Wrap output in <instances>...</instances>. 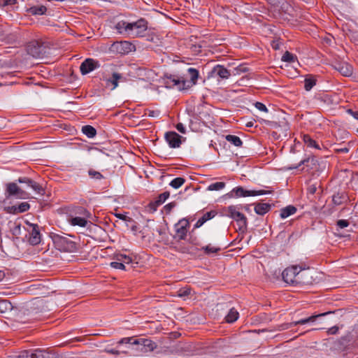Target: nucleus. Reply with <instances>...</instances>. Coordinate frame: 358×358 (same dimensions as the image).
Wrapping results in <instances>:
<instances>
[{
  "label": "nucleus",
  "mask_w": 358,
  "mask_h": 358,
  "mask_svg": "<svg viewBox=\"0 0 358 358\" xmlns=\"http://www.w3.org/2000/svg\"><path fill=\"white\" fill-rule=\"evenodd\" d=\"M129 25L130 22L120 20L115 24L113 29L117 34L129 37Z\"/></svg>",
  "instance_id": "obj_13"
},
{
  "label": "nucleus",
  "mask_w": 358,
  "mask_h": 358,
  "mask_svg": "<svg viewBox=\"0 0 358 358\" xmlns=\"http://www.w3.org/2000/svg\"><path fill=\"white\" fill-rule=\"evenodd\" d=\"M5 277V273L0 270V281L2 280Z\"/></svg>",
  "instance_id": "obj_56"
},
{
  "label": "nucleus",
  "mask_w": 358,
  "mask_h": 358,
  "mask_svg": "<svg viewBox=\"0 0 358 358\" xmlns=\"http://www.w3.org/2000/svg\"><path fill=\"white\" fill-rule=\"evenodd\" d=\"M69 222L72 226H78L80 227H86L87 224V220L85 217H72L69 218Z\"/></svg>",
  "instance_id": "obj_22"
},
{
  "label": "nucleus",
  "mask_w": 358,
  "mask_h": 358,
  "mask_svg": "<svg viewBox=\"0 0 358 358\" xmlns=\"http://www.w3.org/2000/svg\"><path fill=\"white\" fill-rule=\"evenodd\" d=\"M147 29L148 22L145 19L141 18L136 22H130L129 37H143L145 36Z\"/></svg>",
  "instance_id": "obj_3"
},
{
  "label": "nucleus",
  "mask_w": 358,
  "mask_h": 358,
  "mask_svg": "<svg viewBox=\"0 0 358 358\" xmlns=\"http://www.w3.org/2000/svg\"><path fill=\"white\" fill-rule=\"evenodd\" d=\"M303 140L307 147L320 149L319 145L309 135H303Z\"/></svg>",
  "instance_id": "obj_28"
},
{
  "label": "nucleus",
  "mask_w": 358,
  "mask_h": 358,
  "mask_svg": "<svg viewBox=\"0 0 358 358\" xmlns=\"http://www.w3.org/2000/svg\"><path fill=\"white\" fill-rule=\"evenodd\" d=\"M188 227L189 222L185 218L179 220L178 222L175 224L176 236L179 239L184 240L185 238Z\"/></svg>",
  "instance_id": "obj_11"
},
{
  "label": "nucleus",
  "mask_w": 358,
  "mask_h": 358,
  "mask_svg": "<svg viewBox=\"0 0 358 358\" xmlns=\"http://www.w3.org/2000/svg\"><path fill=\"white\" fill-rule=\"evenodd\" d=\"M216 212L215 210H210L209 212H207L204 213L201 217H200L195 224L196 228L201 227L208 220H211L216 215Z\"/></svg>",
  "instance_id": "obj_20"
},
{
  "label": "nucleus",
  "mask_w": 358,
  "mask_h": 358,
  "mask_svg": "<svg viewBox=\"0 0 358 358\" xmlns=\"http://www.w3.org/2000/svg\"><path fill=\"white\" fill-rule=\"evenodd\" d=\"M134 340H136V338H134V337H126L120 339L118 341L119 344H133Z\"/></svg>",
  "instance_id": "obj_45"
},
{
  "label": "nucleus",
  "mask_w": 358,
  "mask_h": 358,
  "mask_svg": "<svg viewBox=\"0 0 358 358\" xmlns=\"http://www.w3.org/2000/svg\"><path fill=\"white\" fill-rule=\"evenodd\" d=\"M88 174L91 178L95 180H101L103 178V175L100 172L94 171L93 169L89 170Z\"/></svg>",
  "instance_id": "obj_37"
},
{
  "label": "nucleus",
  "mask_w": 358,
  "mask_h": 358,
  "mask_svg": "<svg viewBox=\"0 0 358 358\" xmlns=\"http://www.w3.org/2000/svg\"><path fill=\"white\" fill-rule=\"evenodd\" d=\"M18 181L21 183L22 182L26 183L28 187L31 188L34 192H36V193H38L39 194L42 195L44 193V189L38 183H37L29 178H23V179L20 178L18 180Z\"/></svg>",
  "instance_id": "obj_16"
},
{
  "label": "nucleus",
  "mask_w": 358,
  "mask_h": 358,
  "mask_svg": "<svg viewBox=\"0 0 358 358\" xmlns=\"http://www.w3.org/2000/svg\"><path fill=\"white\" fill-rule=\"evenodd\" d=\"M342 151L344 152H348V148H344V149H342Z\"/></svg>",
  "instance_id": "obj_60"
},
{
  "label": "nucleus",
  "mask_w": 358,
  "mask_h": 358,
  "mask_svg": "<svg viewBox=\"0 0 358 358\" xmlns=\"http://www.w3.org/2000/svg\"><path fill=\"white\" fill-rule=\"evenodd\" d=\"M309 190L311 193H315V190H316V187H310L309 188Z\"/></svg>",
  "instance_id": "obj_57"
},
{
  "label": "nucleus",
  "mask_w": 358,
  "mask_h": 358,
  "mask_svg": "<svg viewBox=\"0 0 358 358\" xmlns=\"http://www.w3.org/2000/svg\"><path fill=\"white\" fill-rule=\"evenodd\" d=\"M5 210L8 213L17 214V206H8L5 208Z\"/></svg>",
  "instance_id": "obj_46"
},
{
  "label": "nucleus",
  "mask_w": 358,
  "mask_h": 358,
  "mask_svg": "<svg viewBox=\"0 0 358 358\" xmlns=\"http://www.w3.org/2000/svg\"><path fill=\"white\" fill-rule=\"evenodd\" d=\"M11 308H12V305L8 301H7V300L0 301V312L1 313H6V311L11 310Z\"/></svg>",
  "instance_id": "obj_34"
},
{
  "label": "nucleus",
  "mask_w": 358,
  "mask_h": 358,
  "mask_svg": "<svg viewBox=\"0 0 358 358\" xmlns=\"http://www.w3.org/2000/svg\"><path fill=\"white\" fill-rule=\"evenodd\" d=\"M225 139L229 142L230 143H231L232 145L236 146V147H241L242 145V141L241 140V138L237 136H235V135H227L225 136Z\"/></svg>",
  "instance_id": "obj_29"
},
{
  "label": "nucleus",
  "mask_w": 358,
  "mask_h": 358,
  "mask_svg": "<svg viewBox=\"0 0 358 358\" xmlns=\"http://www.w3.org/2000/svg\"><path fill=\"white\" fill-rule=\"evenodd\" d=\"M176 206L174 202L169 203L164 206V209L167 213H170L171 210Z\"/></svg>",
  "instance_id": "obj_49"
},
{
  "label": "nucleus",
  "mask_w": 358,
  "mask_h": 358,
  "mask_svg": "<svg viewBox=\"0 0 358 358\" xmlns=\"http://www.w3.org/2000/svg\"><path fill=\"white\" fill-rule=\"evenodd\" d=\"M336 69L344 76H350L353 71L352 66L348 63L338 64Z\"/></svg>",
  "instance_id": "obj_19"
},
{
  "label": "nucleus",
  "mask_w": 358,
  "mask_h": 358,
  "mask_svg": "<svg viewBox=\"0 0 358 358\" xmlns=\"http://www.w3.org/2000/svg\"><path fill=\"white\" fill-rule=\"evenodd\" d=\"M82 131L88 138H93L96 136V129L90 125L83 126L82 128Z\"/></svg>",
  "instance_id": "obj_30"
},
{
  "label": "nucleus",
  "mask_w": 358,
  "mask_h": 358,
  "mask_svg": "<svg viewBox=\"0 0 358 358\" xmlns=\"http://www.w3.org/2000/svg\"><path fill=\"white\" fill-rule=\"evenodd\" d=\"M270 208L268 203H258L255 207V211L258 215H264L270 210Z\"/></svg>",
  "instance_id": "obj_25"
},
{
  "label": "nucleus",
  "mask_w": 358,
  "mask_h": 358,
  "mask_svg": "<svg viewBox=\"0 0 358 358\" xmlns=\"http://www.w3.org/2000/svg\"><path fill=\"white\" fill-rule=\"evenodd\" d=\"M281 60L282 62H288L292 64V67L296 68V66L299 65L297 57L292 53H290L288 51H286L283 55L282 56Z\"/></svg>",
  "instance_id": "obj_21"
},
{
  "label": "nucleus",
  "mask_w": 358,
  "mask_h": 358,
  "mask_svg": "<svg viewBox=\"0 0 358 358\" xmlns=\"http://www.w3.org/2000/svg\"><path fill=\"white\" fill-rule=\"evenodd\" d=\"M99 67L100 64L99 61L92 58H87L82 62L80 70L83 75H86Z\"/></svg>",
  "instance_id": "obj_8"
},
{
  "label": "nucleus",
  "mask_w": 358,
  "mask_h": 358,
  "mask_svg": "<svg viewBox=\"0 0 358 358\" xmlns=\"http://www.w3.org/2000/svg\"><path fill=\"white\" fill-rule=\"evenodd\" d=\"M256 108H257L259 110L263 111V112H268V109L266 106L260 102H256L255 104Z\"/></svg>",
  "instance_id": "obj_47"
},
{
  "label": "nucleus",
  "mask_w": 358,
  "mask_h": 358,
  "mask_svg": "<svg viewBox=\"0 0 358 358\" xmlns=\"http://www.w3.org/2000/svg\"><path fill=\"white\" fill-rule=\"evenodd\" d=\"M182 136L175 131H168L165 134V139L171 148H178L180 146Z\"/></svg>",
  "instance_id": "obj_9"
},
{
  "label": "nucleus",
  "mask_w": 358,
  "mask_h": 358,
  "mask_svg": "<svg viewBox=\"0 0 358 358\" xmlns=\"http://www.w3.org/2000/svg\"><path fill=\"white\" fill-rule=\"evenodd\" d=\"M227 216L233 219L238 227L239 231H243L247 227V218L240 212L237 206H229L224 210Z\"/></svg>",
  "instance_id": "obj_2"
},
{
  "label": "nucleus",
  "mask_w": 358,
  "mask_h": 358,
  "mask_svg": "<svg viewBox=\"0 0 358 358\" xmlns=\"http://www.w3.org/2000/svg\"><path fill=\"white\" fill-rule=\"evenodd\" d=\"M189 79L173 78L171 80L173 85L176 86L179 90H187L194 85L199 77V71L194 68H189L187 70Z\"/></svg>",
  "instance_id": "obj_1"
},
{
  "label": "nucleus",
  "mask_w": 358,
  "mask_h": 358,
  "mask_svg": "<svg viewBox=\"0 0 358 358\" xmlns=\"http://www.w3.org/2000/svg\"><path fill=\"white\" fill-rule=\"evenodd\" d=\"M110 266L113 268L125 270V266L123 264V262H120V261H115L110 263Z\"/></svg>",
  "instance_id": "obj_39"
},
{
  "label": "nucleus",
  "mask_w": 358,
  "mask_h": 358,
  "mask_svg": "<svg viewBox=\"0 0 358 358\" xmlns=\"http://www.w3.org/2000/svg\"><path fill=\"white\" fill-rule=\"evenodd\" d=\"M329 313H321V314H318V315H312L310 317H308L307 318L299 320L298 321L292 322H290V323L282 324L280 326H279L278 330L279 331H282V330H285V329H287L289 328L295 327V326L299 325V324H306L309 323V322H314L317 317L326 315H327Z\"/></svg>",
  "instance_id": "obj_7"
},
{
  "label": "nucleus",
  "mask_w": 358,
  "mask_h": 358,
  "mask_svg": "<svg viewBox=\"0 0 358 358\" xmlns=\"http://www.w3.org/2000/svg\"><path fill=\"white\" fill-rule=\"evenodd\" d=\"M159 113L158 111H154V110H149L148 111V116L150 117H157L158 116Z\"/></svg>",
  "instance_id": "obj_53"
},
{
  "label": "nucleus",
  "mask_w": 358,
  "mask_h": 358,
  "mask_svg": "<svg viewBox=\"0 0 358 358\" xmlns=\"http://www.w3.org/2000/svg\"><path fill=\"white\" fill-rule=\"evenodd\" d=\"M169 196L170 194L169 192H164L162 194H159L155 201H157V203H158V204L162 205L166 201V199H168Z\"/></svg>",
  "instance_id": "obj_36"
},
{
  "label": "nucleus",
  "mask_w": 358,
  "mask_h": 358,
  "mask_svg": "<svg viewBox=\"0 0 358 358\" xmlns=\"http://www.w3.org/2000/svg\"><path fill=\"white\" fill-rule=\"evenodd\" d=\"M122 78V76L119 73H113L111 76L104 75L101 78L102 85L106 89L113 90L118 86V82Z\"/></svg>",
  "instance_id": "obj_5"
},
{
  "label": "nucleus",
  "mask_w": 358,
  "mask_h": 358,
  "mask_svg": "<svg viewBox=\"0 0 358 358\" xmlns=\"http://www.w3.org/2000/svg\"><path fill=\"white\" fill-rule=\"evenodd\" d=\"M28 53L34 57L38 58L43 55V51L38 42H33L28 46Z\"/></svg>",
  "instance_id": "obj_15"
},
{
  "label": "nucleus",
  "mask_w": 358,
  "mask_h": 358,
  "mask_svg": "<svg viewBox=\"0 0 358 358\" xmlns=\"http://www.w3.org/2000/svg\"><path fill=\"white\" fill-rule=\"evenodd\" d=\"M6 194H8V196H13L21 199L28 197V194L19 187L15 182H10L6 185Z\"/></svg>",
  "instance_id": "obj_6"
},
{
  "label": "nucleus",
  "mask_w": 358,
  "mask_h": 358,
  "mask_svg": "<svg viewBox=\"0 0 358 358\" xmlns=\"http://www.w3.org/2000/svg\"><path fill=\"white\" fill-rule=\"evenodd\" d=\"M337 225L341 228L343 229L345 227H347L349 225V222L346 220H339L337 222Z\"/></svg>",
  "instance_id": "obj_48"
},
{
  "label": "nucleus",
  "mask_w": 358,
  "mask_h": 358,
  "mask_svg": "<svg viewBox=\"0 0 358 358\" xmlns=\"http://www.w3.org/2000/svg\"><path fill=\"white\" fill-rule=\"evenodd\" d=\"M133 344L141 346L139 350L142 351H152L156 348V344L153 341L143 338L134 340Z\"/></svg>",
  "instance_id": "obj_12"
},
{
  "label": "nucleus",
  "mask_w": 358,
  "mask_h": 358,
  "mask_svg": "<svg viewBox=\"0 0 358 358\" xmlns=\"http://www.w3.org/2000/svg\"><path fill=\"white\" fill-rule=\"evenodd\" d=\"M238 312L235 308H231L228 314L225 317V320L228 323H232L236 321L238 318Z\"/></svg>",
  "instance_id": "obj_26"
},
{
  "label": "nucleus",
  "mask_w": 358,
  "mask_h": 358,
  "mask_svg": "<svg viewBox=\"0 0 358 358\" xmlns=\"http://www.w3.org/2000/svg\"><path fill=\"white\" fill-rule=\"evenodd\" d=\"M357 132H358V128H357Z\"/></svg>",
  "instance_id": "obj_61"
},
{
  "label": "nucleus",
  "mask_w": 358,
  "mask_h": 358,
  "mask_svg": "<svg viewBox=\"0 0 358 358\" xmlns=\"http://www.w3.org/2000/svg\"><path fill=\"white\" fill-rule=\"evenodd\" d=\"M309 162V159H303L300 162L298 166H294V167H290L289 169H296L298 168L299 166H300L301 164H305L306 163L308 162Z\"/></svg>",
  "instance_id": "obj_54"
},
{
  "label": "nucleus",
  "mask_w": 358,
  "mask_h": 358,
  "mask_svg": "<svg viewBox=\"0 0 358 358\" xmlns=\"http://www.w3.org/2000/svg\"><path fill=\"white\" fill-rule=\"evenodd\" d=\"M17 0H0V6H12L16 4Z\"/></svg>",
  "instance_id": "obj_42"
},
{
  "label": "nucleus",
  "mask_w": 358,
  "mask_h": 358,
  "mask_svg": "<svg viewBox=\"0 0 358 358\" xmlns=\"http://www.w3.org/2000/svg\"><path fill=\"white\" fill-rule=\"evenodd\" d=\"M118 45L121 47L122 50H123L122 53L128 52V49H129L130 47L131 46V44L127 41L121 42Z\"/></svg>",
  "instance_id": "obj_43"
},
{
  "label": "nucleus",
  "mask_w": 358,
  "mask_h": 358,
  "mask_svg": "<svg viewBox=\"0 0 358 358\" xmlns=\"http://www.w3.org/2000/svg\"><path fill=\"white\" fill-rule=\"evenodd\" d=\"M191 293L189 288H182L178 290V296L180 297L188 296Z\"/></svg>",
  "instance_id": "obj_40"
},
{
  "label": "nucleus",
  "mask_w": 358,
  "mask_h": 358,
  "mask_svg": "<svg viewBox=\"0 0 358 358\" xmlns=\"http://www.w3.org/2000/svg\"><path fill=\"white\" fill-rule=\"evenodd\" d=\"M296 211V208L293 206H288L285 208L281 209L280 210V217L282 219H285L289 216L294 214Z\"/></svg>",
  "instance_id": "obj_24"
},
{
  "label": "nucleus",
  "mask_w": 358,
  "mask_h": 358,
  "mask_svg": "<svg viewBox=\"0 0 358 358\" xmlns=\"http://www.w3.org/2000/svg\"><path fill=\"white\" fill-rule=\"evenodd\" d=\"M300 271L301 269L296 266L285 268L282 273L284 281L287 283H293Z\"/></svg>",
  "instance_id": "obj_10"
},
{
  "label": "nucleus",
  "mask_w": 358,
  "mask_h": 358,
  "mask_svg": "<svg viewBox=\"0 0 358 358\" xmlns=\"http://www.w3.org/2000/svg\"><path fill=\"white\" fill-rule=\"evenodd\" d=\"M176 129L178 131H180V133L182 134H185L186 132V129H185V126L183 125V124L182 123H178L176 124Z\"/></svg>",
  "instance_id": "obj_50"
},
{
  "label": "nucleus",
  "mask_w": 358,
  "mask_h": 358,
  "mask_svg": "<svg viewBox=\"0 0 358 358\" xmlns=\"http://www.w3.org/2000/svg\"><path fill=\"white\" fill-rule=\"evenodd\" d=\"M110 352L113 354V355L117 354V352L114 350H110Z\"/></svg>",
  "instance_id": "obj_59"
},
{
  "label": "nucleus",
  "mask_w": 358,
  "mask_h": 358,
  "mask_svg": "<svg viewBox=\"0 0 358 358\" xmlns=\"http://www.w3.org/2000/svg\"><path fill=\"white\" fill-rule=\"evenodd\" d=\"M225 187V183L223 182H217L212 183L208 186L207 189L209 191H218L221 190Z\"/></svg>",
  "instance_id": "obj_31"
},
{
  "label": "nucleus",
  "mask_w": 358,
  "mask_h": 358,
  "mask_svg": "<svg viewBox=\"0 0 358 358\" xmlns=\"http://www.w3.org/2000/svg\"><path fill=\"white\" fill-rule=\"evenodd\" d=\"M115 259L120 262H123L124 264H129L132 262V258L124 254H117L115 256Z\"/></svg>",
  "instance_id": "obj_33"
},
{
  "label": "nucleus",
  "mask_w": 358,
  "mask_h": 358,
  "mask_svg": "<svg viewBox=\"0 0 358 358\" xmlns=\"http://www.w3.org/2000/svg\"><path fill=\"white\" fill-rule=\"evenodd\" d=\"M47 11V8L45 6H34L30 7L27 12L33 15H43Z\"/></svg>",
  "instance_id": "obj_23"
},
{
  "label": "nucleus",
  "mask_w": 358,
  "mask_h": 358,
  "mask_svg": "<svg viewBox=\"0 0 358 358\" xmlns=\"http://www.w3.org/2000/svg\"><path fill=\"white\" fill-rule=\"evenodd\" d=\"M316 85V79L314 76L309 75L304 80V88L310 91Z\"/></svg>",
  "instance_id": "obj_27"
},
{
  "label": "nucleus",
  "mask_w": 358,
  "mask_h": 358,
  "mask_svg": "<svg viewBox=\"0 0 358 358\" xmlns=\"http://www.w3.org/2000/svg\"><path fill=\"white\" fill-rule=\"evenodd\" d=\"M348 113L350 114L354 118L358 120V111H353L352 110L349 109Z\"/></svg>",
  "instance_id": "obj_51"
},
{
  "label": "nucleus",
  "mask_w": 358,
  "mask_h": 358,
  "mask_svg": "<svg viewBox=\"0 0 358 358\" xmlns=\"http://www.w3.org/2000/svg\"><path fill=\"white\" fill-rule=\"evenodd\" d=\"M338 328L337 327H333L328 330V333L330 334H335L338 331Z\"/></svg>",
  "instance_id": "obj_52"
},
{
  "label": "nucleus",
  "mask_w": 358,
  "mask_h": 358,
  "mask_svg": "<svg viewBox=\"0 0 358 358\" xmlns=\"http://www.w3.org/2000/svg\"><path fill=\"white\" fill-rule=\"evenodd\" d=\"M18 358H33V350H24L20 352Z\"/></svg>",
  "instance_id": "obj_41"
},
{
  "label": "nucleus",
  "mask_w": 358,
  "mask_h": 358,
  "mask_svg": "<svg viewBox=\"0 0 358 358\" xmlns=\"http://www.w3.org/2000/svg\"><path fill=\"white\" fill-rule=\"evenodd\" d=\"M160 205L158 204V203H157L156 201H152L150 202L148 206H147V208H148V210L149 212H155V210H157V208Z\"/></svg>",
  "instance_id": "obj_44"
},
{
  "label": "nucleus",
  "mask_w": 358,
  "mask_h": 358,
  "mask_svg": "<svg viewBox=\"0 0 358 358\" xmlns=\"http://www.w3.org/2000/svg\"><path fill=\"white\" fill-rule=\"evenodd\" d=\"M116 217L122 220H127V217L123 214H116Z\"/></svg>",
  "instance_id": "obj_55"
},
{
  "label": "nucleus",
  "mask_w": 358,
  "mask_h": 358,
  "mask_svg": "<svg viewBox=\"0 0 358 358\" xmlns=\"http://www.w3.org/2000/svg\"><path fill=\"white\" fill-rule=\"evenodd\" d=\"M246 126L247 127H252L253 126V123L252 122H248L246 124Z\"/></svg>",
  "instance_id": "obj_58"
},
{
  "label": "nucleus",
  "mask_w": 358,
  "mask_h": 358,
  "mask_svg": "<svg viewBox=\"0 0 358 358\" xmlns=\"http://www.w3.org/2000/svg\"><path fill=\"white\" fill-rule=\"evenodd\" d=\"M29 204L27 202H22L17 205V210L18 213H24L27 211L29 209Z\"/></svg>",
  "instance_id": "obj_38"
},
{
  "label": "nucleus",
  "mask_w": 358,
  "mask_h": 358,
  "mask_svg": "<svg viewBox=\"0 0 358 358\" xmlns=\"http://www.w3.org/2000/svg\"><path fill=\"white\" fill-rule=\"evenodd\" d=\"M185 181L183 178L178 177L172 180L169 185L174 189H178L184 184Z\"/></svg>",
  "instance_id": "obj_32"
},
{
  "label": "nucleus",
  "mask_w": 358,
  "mask_h": 358,
  "mask_svg": "<svg viewBox=\"0 0 358 358\" xmlns=\"http://www.w3.org/2000/svg\"><path fill=\"white\" fill-rule=\"evenodd\" d=\"M201 249L205 252L206 254L215 253L220 250V248L212 245L210 244L203 247Z\"/></svg>",
  "instance_id": "obj_35"
},
{
  "label": "nucleus",
  "mask_w": 358,
  "mask_h": 358,
  "mask_svg": "<svg viewBox=\"0 0 358 358\" xmlns=\"http://www.w3.org/2000/svg\"><path fill=\"white\" fill-rule=\"evenodd\" d=\"M212 73L222 79H227L231 76L230 72L226 68L220 65L215 66L212 70Z\"/></svg>",
  "instance_id": "obj_18"
},
{
  "label": "nucleus",
  "mask_w": 358,
  "mask_h": 358,
  "mask_svg": "<svg viewBox=\"0 0 358 358\" xmlns=\"http://www.w3.org/2000/svg\"><path fill=\"white\" fill-rule=\"evenodd\" d=\"M31 230L29 232V242L33 245H38L41 242V234L37 224H31Z\"/></svg>",
  "instance_id": "obj_14"
},
{
  "label": "nucleus",
  "mask_w": 358,
  "mask_h": 358,
  "mask_svg": "<svg viewBox=\"0 0 358 358\" xmlns=\"http://www.w3.org/2000/svg\"><path fill=\"white\" fill-rule=\"evenodd\" d=\"M272 189H259V190H245L242 187H237L232 189L231 192V196L236 197H246V196H256L271 194Z\"/></svg>",
  "instance_id": "obj_4"
},
{
  "label": "nucleus",
  "mask_w": 358,
  "mask_h": 358,
  "mask_svg": "<svg viewBox=\"0 0 358 358\" xmlns=\"http://www.w3.org/2000/svg\"><path fill=\"white\" fill-rule=\"evenodd\" d=\"M33 358H57V355L51 351L36 349L33 350Z\"/></svg>",
  "instance_id": "obj_17"
}]
</instances>
